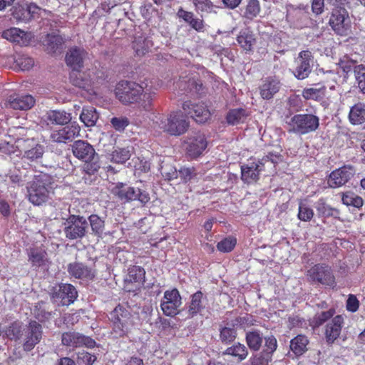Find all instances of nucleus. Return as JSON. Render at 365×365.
<instances>
[{"instance_id": "nucleus-11", "label": "nucleus", "mask_w": 365, "mask_h": 365, "mask_svg": "<svg viewBox=\"0 0 365 365\" xmlns=\"http://www.w3.org/2000/svg\"><path fill=\"white\" fill-rule=\"evenodd\" d=\"M43 330L41 325L36 322L31 321L23 329L24 343L23 349L25 351H30L37 345L41 340Z\"/></svg>"}, {"instance_id": "nucleus-12", "label": "nucleus", "mask_w": 365, "mask_h": 365, "mask_svg": "<svg viewBox=\"0 0 365 365\" xmlns=\"http://www.w3.org/2000/svg\"><path fill=\"white\" fill-rule=\"evenodd\" d=\"M182 304V297L178 289L173 288L164 292L160 307L165 315L174 317L178 313V308Z\"/></svg>"}, {"instance_id": "nucleus-38", "label": "nucleus", "mask_w": 365, "mask_h": 365, "mask_svg": "<svg viewBox=\"0 0 365 365\" xmlns=\"http://www.w3.org/2000/svg\"><path fill=\"white\" fill-rule=\"evenodd\" d=\"M84 161L82 165V170L85 174L88 175H96L101 168V164L99 155L96 153L94 155L88 158Z\"/></svg>"}, {"instance_id": "nucleus-63", "label": "nucleus", "mask_w": 365, "mask_h": 365, "mask_svg": "<svg viewBox=\"0 0 365 365\" xmlns=\"http://www.w3.org/2000/svg\"><path fill=\"white\" fill-rule=\"evenodd\" d=\"M113 127L118 131L123 130L125 127L129 124V121L127 118H117L114 117L110 120Z\"/></svg>"}, {"instance_id": "nucleus-41", "label": "nucleus", "mask_w": 365, "mask_h": 365, "mask_svg": "<svg viewBox=\"0 0 365 365\" xmlns=\"http://www.w3.org/2000/svg\"><path fill=\"white\" fill-rule=\"evenodd\" d=\"M247 115L246 110L244 108H234L230 110L227 113L226 120L228 124L235 125L243 123Z\"/></svg>"}, {"instance_id": "nucleus-55", "label": "nucleus", "mask_w": 365, "mask_h": 365, "mask_svg": "<svg viewBox=\"0 0 365 365\" xmlns=\"http://www.w3.org/2000/svg\"><path fill=\"white\" fill-rule=\"evenodd\" d=\"M5 333L10 339L17 340L22 336L23 329L21 325L19 322H15L7 327Z\"/></svg>"}, {"instance_id": "nucleus-24", "label": "nucleus", "mask_w": 365, "mask_h": 365, "mask_svg": "<svg viewBox=\"0 0 365 365\" xmlns=\"http://www.w3.org/2000/svg\"><path fill=\"white\" fill-rule=\"evenodd\" d=\"M86 54L83 48L72 47L66 55V64L73 71L81 70L83 67V59Z\"/></svg>"}, {"instance_id": "nucleus-31", "label": "nucleus", "mask_w": 365, "mask_h": 365, "mask_svg": "<svg viewBox=\"0 0 365 365\" xmlns=\"http://www.w3.org/2000/svg\"><path fill=\"white\" fill-rule=\"evenodd\" d=\"M327 86L322 83L313 84V87L303 89L302 95L305 100L319 101L326 96Z\"/></svg>"}, {"instance_id": "nucleus-56", "label": "nucleus", "mask_w": 365, "mask_h": 365, "mask_svg": "<svg viewBox=\"0 0 365 365\" xmlns=\"http://www.w3.org/2000/svg\"><path fill=\"white\" fill-rule=\"evenodd\" d=\"M354 73L359 88L363 93H365V66L362 64L355 66Z\"/></svg>"}, {"instance_id": "nucleus-45", "label": "nucleus", "mask_w": 365, "mask_h": 365, "mask_svg": "<svg viewBox=\"0 0 365 365\" xmlns=\"http://www.w3.org/2000/svg\"><path fill=\"white\" fill-rule=\"evenodd\" d=\"M48 119L52 123L66 125L71 120V114L66 111L51 110L48 113Z\"/></svg>"}, {"instance_id": "nucleus-21", "label": "nucleus", "mask_w": 365, "mask_h": 365, "mask_svg": "<svg viewBox=\"0 0 365 365\" xmlns=\"http://www.w3.org/2000/svg\"><path fill=\"white\" fill-rule=\"evenodd\" d=\"M207 146L206 138L202 134L190 137L187 141L186 153L191 158L195 159L201 155Z\"/></svg>"}, {"instance_id": "nucleus-54", "label": "nucleus", "mask_w": 365, "mask_h": 365, "mask_svg": "<svg viewBox=\"0 0 365 365\" xmlns=\"http://www.w3.org/2000/svg\"><path fill=\"white\" fill-rule=\"evenodd\" d=\"M176 86H178L181 91H191L192 88H195L196 90H200L202 88V84L197 83L193 78H188L187 80L185 78H180L176 83Z\"/></svg>"}, {"instance_id": "nucleus-25", "label": "nucleus", "mask_w": 365, "mask_h": 365, "mask_svg": "<svg viewBox=\"0 0 365 365\" xmlns=\"http://www.w3.org/2000/svg\"><path fill=\"white\" fill-rule=\"evenodd\" d=\"M350 169L342 167L333 170L328 178L327 183L331 187H339L346 184L352 177Z\"/></svg>"}, {"instance_id": "nucleus-50", "label": "nucleus", "mask_w": 365, "mask_h": 365, "mask_svg": "<svg viewBox=\"0 0 365 365\" xmlns=\"http://www.w3.org/2000/svg\"><path fill=\"white\" fill-rule=\"evenodd\" d=\"M46 41V47L48 53H55L63 43L62 37L58 35L48 34Z\"/></svg>"}, {"instance_id": "nucleus-15", "label": "nucleus", "mask_w": 365, "mask_h": 365, "mask_svg": "<svg viewBox=\"0 0 365 365\" xmlns=\"http://www.w3.org/2000/svg\"><path fill=\"white\" fill-rule=\"evenodd\" d=\"M41 9L36 4H18L13 6L11 16L17 22H29L39 14Z\"/></svg>"}, {"instance_id": "nucleus-23", "label": "nucleus", "mask_w": 365, "mask_h": 365, "mask_svg": "<svg viewBox=\"0 0 365 365\" xmlns=\"http://www.w3.org/2000/svg\"><path fill=\"white\" fill-rule=\"evenodd\" d=\"M206 296L205 294L198 290L190 295V302L187 303V315L189 318H193L198 314H201L205 309V300Z\"/></svg>"}, {"instance_id": "nucleus-33", "label": "nucleus", "mask_w": 365, "mask_h": 365, "mask_svg": "<svg viewBox=\"0 0 365 365\" xmlns=\"http://www.w3.org/2000/svg\"><path fill=\"white\" fill-rule=\"evenodd\" d=\"M145 271L144 268L140 266L133 265L128 268V272L125 283L128 285L130 283H136L138 286H141L145 282Z\"/></svg>"}, {"instance_id": "nucleus-3", "label": "nucleus", "mask_w": 365, "mask_h": 365, "mask_svg": "<svg viewBox=\"0 0 365 365\" xmlns=\"http://www.w3.org/2000/svg\"><path fill=\"white\" fill-rule=\"evenodd\" d=\"M53 184V178L45 173L41 172L34 175L30 186L28 187L29 200L34 205H41L48 200L49 189Z\"/></svg>"}, {"instance_id": "nucleus-4", "label": "nucleus", "mask_w": 365, "mask_h": 365, "mask_svg": "<svg viewBox=\"0 0 365 365\" xmlns=\"http://www.w3.org/2000/svg\"><path fill=\"white\" fill-rule=\"evenodd\" d=\"M288 133L299 135L315 132L319 127V118L312 113L295 114L287 122Z\"/></svg>"}, {"instance_id": "nucleus-60", "label": "nucleus", "mask_w": 365, "mask_h": 365, "mask_svg": "<svg viewBox=\"0 0 365 365\" xmlns=\"http://www.w3.org/2000/svg\"><path fill=\"white\" fill-rule=\"evenodd\" d=\"M178 176L180 178L183 182H187L191 180L195 175V169L193 167L191 168H181L178 171Z\"/></svg>"}, {"instance_id": "nucleus-39", "label": "nucleus", "mask_w": 365, "mask_h": 365, "mask_svg": "<svg viewBox=\"0 0 365 365\" xmlns=\"http://www.w3.org/2000/svg\"><path fill=\"white\" fill-rule=\"evenodd\" d=\"M223 354L232 356L236 358L238 361H242L247 356L248 351L244 344L237 342L227 348Z\"/></svg>"}, {"instance_id": "nucleus-48", "label": "nucleus", "mask_w": 365, "mask_h": 365, "mask_svg": "<svg viewBox=\"0 0 365 365\" xmlns=\"http://www.w3.org/2000/svg\"><path fill=\"white\" fill-rule=\"evenodd\" d=\"M130 151L128 148H116L110 154V160L113 163L123 164L130 159Z\"/></svg>"}, {"instance_id": "nucleus-58", "label": "nucleus", "mask_w": 365, "mask_h": 365, "mask_svg": "<svg viewBox=\"0 0 365 365\" xmlns=\"http://www.w3.org/2000/svg\"><path fill=\"white\" fill-rule=\"evenodd\" d=\"M272 357L263 351L250 358L251 365H268Z\"/></svg>"}, {"instance_id": "nucleus-53", "label": "nucleus", "mask_w": 365, "mask_h": 365, "mask_svg": "<svg viewBox=\"0 0 365 365\" xmlns=\"http://www.w3.org/2000/svg\"><path fill=\"white\" fill-rule=\"evenodd\" d=\"M43 153L44 147L41 144H36L31 149L26 150L23 157L31 161H34L42 158Z\"/></svg>"}, {"instance_id": "nucleus-27", "label": "nucleus", "mask_w": 365, "mask_h": 365, "mask_svg": "<svg viewBox=\"0 0 365 365\" xmlns=\"http://www.w3.org/2000/svg\"><path fill=\"white\" fill-rule=\"evenodd\" d=\"M28 259L33 267L39 268L50 264L46 250L41 247L30 248L28 251Z\"/></svg>"}, {"instance_id": "nucleus-51", "label": "nucleus", "mask_w": 365, "mask_h": 365, "mask_svg": "<svg viewBox=\"0 0 365 365\" xmlns=\"http://www.w3.org/2000/svg\"><path fill=\"white\" fill-rule=\"evenodd\" d=\"M314 210L307 204L300 201L299 203L297 217L303 222H309L314 217Z\"/></svg>"}, {"instance_id": "nucleus-13", "label": "nucleus", "mask_w": 365, "mask_h": 365, "mask_svg": "<svg viewBox=\"0 0 365 365\" xmlns=\"http://www.w3.org/2000/svg\"><path fill=\"white\" fill-rule=\"evenodd\" d=\"M182 110L197 123H203L210 119L211 113L204 103H192L186 101L182 105Z\"/></svg>"}, {"instance_id": "nucleus-46", "label": "nucleus", "mask_w": 365, "mask_h": 365, "mask_svg": "<svg viewBox=\"0 0 365 365\" xmlns=\"http://www.w3.org/2000/svg\"><path fill=\"white\" fill-rule=\"evenodd\" d=\"M220 339L222 344H230L233 342L237 338V333L234 326L231 327H221L219 329Z\"/></svg>"}, {"instance_id": "nucleus-44", "label": "nucleus", "mask_w": 365, "mask_h": 365, "mask_svg": "<svg viewBox=\"0 0 365 365\" xmlns=\"http://www.w3.org/2000/svg\"><path fill=\"white\" fill-rule=\"evenodd\" d=\"M335 312V309L334 308H331L327 311L317 313L312 319L310 324L314 328H318L331 319Z\"/></svg>"}, {"instance_id": "nucleus-18", "label": "nucleus", "mask_w": 365, "mask_h": 365, "mask_svg": "<svg viewBox=\"0 0 365 365\" xmlns=\"http://www.w3.org/2000/svg\"><path fill=\"white\" fill-rule=\"evenodd\" d=\"M67 271L72 277L83 280H93L96 276V271L83 262H74L68 264Z\"/></svg>"}, {"instance_id": "nucleus-2", "label": "nucleus", "mask_w": 365, "mask_h": 365, "mask_svg": "<svg viewBox=\"0 0 365 365\" xmlns=\"http://www.w3.org/2000/svg\"><path fill=\"white\" fill-rule=\"evenodd\" d=\"M155 123L159 130L174 136L185 133L190 127L187 115L180 110L172 111L167 116L160 118Z\"/></svg>"}, {"instance_id": "nucleus-10", "label": "nucleus", "mask_w": 365, "mask_h": 365, "mask_svg": "<svg viewBox=\"0 0 365 365\" xmlns=\"http://www.w3.org/2000/svg\"><path fill=\"white\" fill-rule=\"evenodd\" d=\"M61 344L63 346L71 349L81 347L91 349L96 345L93 339L75 331L63 332L61 335Z\"/></svg>"}, {"instance_id": "nucleus-36", "label": "nucleus", "mask_w": 365, "mask_h": 365, "mask_svg": "<svg viewBox=\"0 0 365 365\" xmlns=\"http://www.w3.org/2000/svg\"><path fill=\"white\" fill-rule=\"evenodd\" d=\"M246 343L248 347L255 351H259L263 342L262 334L259 330L250 331L246 333Z\"/></svg>"}, {"instance_id": "nucleus-20", "label": "nucleus", "mask_w": 365, "mask_h": 365, "mask_svg": "<svg viewBox=\"0 0 365 365\" xmlns=\"http://www.w3.org/2000/svg\"><path fill=\"white\" fill-rule=\"evenodd\" d=\"M299 63L296 67L294 74L298 79L303 80L307 78L312 71L313 56L310 51H302L299 53Z\"/></svg>"}, {"instance_id": "nucleus-37", "label": "nucleus", "mask_w": 365, "mask_h": 365, "mask_svg": "<svg viewBox=\"0 0 365 365\" xmlns=\"http://www.w3.org/2000/svg\"><path fill=\"white\" fill-rule=\"evenodd\" d=\"M349 118L353 125L362 124L365 121V106L360 103L353 106L350 109Z\"/></svg>"}, {"instance_id": "nucleus-57", "label": "nucleus", "mask_w": 365, "mask_h": 365, "mask_svg": "<svg viewBox=\"0 0 365 365\" xmlns=\"http://www.w3.org/2000/svg\"><path fill=\"white\" fill-rule=\"evenodd\" d=\"M72 84L76 87L86 88L89 85L88 80L82 78V73L78 71H73L70 75Z\"/></svg>"}, {"instance_id": "nucleus-32", "label": "nucleus", "mask_w": 365, "mask_h": 365, "mask_svg": "<svg viewBox=\"0 0 365 365\" xmlns=\"http://www.w3.org/2000/svg\"><path fill=\"white\" fill-rule=\"evenodd\" d=\"M279 82L267 78L263 81L259 86V93L263 99L269 100L273 98L274 95L279 91Z\"/></svg>"}, {"instance_id": "nucleus-9", "label": "nucleus", "mask_w": 365, "mask_h": 365, "mask_svg": "<svg viewBox=\"0 0 365 365\" xmlns=\"http://www.w3.org/2000/svg\"><path fill=\"white\" fill-rule=\"evenodd\" d=\"M50 297L61 306H69L77 299L78 292L73 284L61 283L52 287Z\"/></svg>"}, {"instance_id": "nucleus-5", "label": "nucleus", "mask_w": 365, "mask_h": 365, "mask_svg": "<svg viewBox=\"0 0 365 365\" xmlns=\"http://www.w3.org/2000/svg\"><path fill=\"white\" fill-rule=\"evenodd\" d=\"M111 193L123 203L138 200L141 204L145 205L150 200V195L147 191L120 182L112 187Z\"/></svg>"}, {"instance_id": "nucleus-28", "label": "nucleus", "mask_w": 365, "mask_h": 365, "mask_svg": "<svg viewBox=\"0 0 365 365\" xmlns=\"http://www.w3.org/2000/svg\"><path fill=\"white\" fill-rule=\"evenodd\" d=\"M35 99L31 95L10 96L8 99V106L15 110H27L35 105Z\"/></svg>"}, {"instance_id": "nucleus-22", "label": "nucleus", "mask_w": 365, "mask_h": 365, "mask_svg": "<svg viewBox=\"0 0 365 365\" xmlns=\"http://www.w3.org/2000/svg\"><path fill=\"white\" fill-rule=\"evenodd\" d=\"M236 41L240 47L246 53L253 51L257 38L252 29L247 26L242 29L237 35Z\"/></svg>"}, {"instance_id": "nucleus-34", "label": "nucleus", "mask_w": 365, "mask_h": 365, "mask_svg": "<svg viewBox=\"0 0 365 365\" xmlns=\"http://www.w3.org/2000/svg\"><path fill=\"white\" fill-rule=\"evenodd\" d=\"M243 19L252 21L261 12V5L259 0H248L246 5L242 9Z\"/></svg>"}, {"instance_id": "nucleus-64", "label": "nucleus", "mask_w": 365, "mask_h": 365, "mask_svg": "<svg viewBox=\"0 0 365 365\" xmlns=\"http://www.w3.org/2000/svg\"><path fill=\"white\" fill-rule=\"evenodd\" d=\"M359 302L356 296L350 294L346 300V309L351 312H355L359 309Z\"/></svg>"}, {"instance_id": "nucleus-52", "label": "nucleus", "mask_w": 365, "mask_h": 365, "mask_svg": "<svg viewBox=\"0 0 365 365\" xmlns=\"http://www.w3.org/2000/svg\"><path fill=\"white\" fill-rule=\"evenodd\" d=\"M237 244V240L234 237H227L217 244V249L221 252H230L234 250Z\"/></svg>"}, {"instance_id": "nucleus-42", "label": "nucleus", "mask_w": 365, "mask_h": 365, "mask_svg": "<svg viewBox=\"0 0 365 365\" xmlns=\"http://www.w3.org/2000/svg\"><path fill=\"white\" fill-rule=\"evenodd\" d=\"M195 11L202 16L204 14L216 13L215 6L211 0H191Z\"/></svg>"}, {"instance_id": "nucleus-47", "label": "nucleus", "mask_w": 365, "mask_h": 365, "mask_svg": "<svg viewBox=\"0 0 365 365\" xmlns=\"http://www.w3.org/2000/svg\"><path fill=\"white\" fill-rule=\"evenodd\" d=\"M34 314L35 317L40 322L48 320L51 317V312L48 311L47 304L43 301L36 303Z\"/></svg>"}, {"instance_id": "nucleus-17", "label": "nucleus", "mask_w": 365, "mask_h": 365, "mask_svg": "<svg viewBox=\"0 0 365 365\" xmlns=\"http://www.w3.org/2000/svg\"><path fill=\"white\" fill-rule=\"evenodd\" d=\"M348 17L346 10L341 6H336L333 9L329 19V25L336 34L344 36L346 35V27L345 20Z\"/></svg>"}, {"instance_id": "nucleus-29", "label": "nucleus", "mask_w": 365, "mask_h": 365, "mask_svg": "<svg viewBox=\"0 0 365 365\" xmlns=\"http://www.w3.org/2000/svg\"><path fill=\"white\" fill-rule=\"evenodd\" d=\"M2 37L20 46H27L31 40L30 34L18 28H10L3 31Z\"/></svg>"}, {"instance_id": "nucleus-30", "label": "nucleus", "mask_w": 365, "mask_h": 365, "mask_svg": "<svg viewBox=\"0 0 365 365\" xmlns=\"http://www.w3.org/2000/svg\"><path fill=\"white\" fill-rule=\"evenodd\" d=\"M309 340L304 334H298L291 339L289 348L296 357L302 356L308 351Z\"/></svg>"}, {"instance_id": "nucleus-62", "label": "nucleus", "mask_w": 365, "mask_h": 365, "mask_svg": "<svg viewBox=\"0 0 365 365\" xmlns=\"http://www.w3.org/2000/svg\"><path fill=\"white\" fill-rule=\"evenodd\" d=\"M96 359L97 358L94 354H91L87 351H82L78 354V360L85 365H93Z\"/></svg>"}, {"instance_id": "nucleus-49", "label": "nucleus", "mask_w": 365, "mask_h": 365, "mask_svg": "<svg viewBox=\"0 0 365 365\" xmlns=\"http://www.w3.org/2000/svg\"><path fill=\"white\" fill-rule=\"evenodd\" d=\"M93 233L96 236H101L105 227V221L98 215L93 214L88 217Z\"/></svg>"}, {"instance_id": "nucleus-14", "label": "nucleus", "mask_w": 365, "mask_h": 365, "mask_svg": "<svg viewBox=\"0 0 365 365\" xmlns=\"http://www.w3.org/2000/svg\"><path fill=\"white\" fill-rule=\"evenodd\" d=\"M80 131L81 128L78 124L71 123L61 129L53 130L50 138L55 143H67L79 136Z\"/></svg>"}, {"instance_id": "nucleus-26", "label": "nucleus", "mask_w": 365, "mask_h": 365, "mask_svg": "<svg viewBox=\"0 0 365 365\" xmlns=\"http://www.w3.org/2000/svg\"><path fill=\"white\" fill-rule=\"evenodd\" d=\"M73 155L81 160L91 158L96 152L89 143L83 140H76L72 145Z\"/></svg>"}, {"instance_id": "nucleus-40", "label": "nucleus", "mask_w": 365, "mask_h": 365, "mask_svg": "<svg viewBox=\"0 0 365 365\" xmlns=\"http://www.w3.org/2000/svg\"><path fill=\"white\" fill-rule=\"evenodd\" d=\"M80 119L86 126H93L98 119V113L92 106L84 107L80 115Z\"/></svg>"}, {"instance_id": "nucleus-19", "label": "nucleus", "mask_w": 365, "mask_h": 365, "mask_svg": "<svg viewBox=\"0 0 365 365\" xmlns=\"http://www.w3.org/2000/svg\"><path fill=\"white\" fill-rule=\"evenodd\" d=\"M344 323V317L336 315L326 324L324 336L328 344H332L339 337Z\"/></svg>"}, {"instance_id": "nucleus-16", "label": "nucleus", "mask_w": 365, "mask_h": 365, "mask_svg": "<svg viewBox=\"0 0 365 365\" xmlns=\"http://www.w3.org/2000/svg\"><path fill=\"white\" fill-rule=\"evenodd\" d=\"M262 170V163L259 160L244 164L241 165V180L246 184L256 182L259 180Z\"/></svg>"}, {"instance_id": "nucleus-61", "label": "nucleus", "mask_w": 365, "mask_h": 365, "mask_svg": "<svg viewBox=\"0 0 365 365\" xmlns=\"http://www.w3.org/2000/svg\"><path fill=\"white\" fill-rule=\"evenodd\" d=\"M16 63L22 71H29L34 65V61L32 58L27 56H21L16 60Z\"/></svg>"}, {"instance_id": "nucleus-1", "label": "nucleus", "mask_w": 365, "mask_h": 365, "mask_svg": "<svg viewBox=\"0 0 365 365\" xmlns=\"http://www.w3.org/2000/svg\"><path fill=\"white\" fill-rule=\"evenodd\" d=\"M116 98L123 105L135 104L140 110L150 112L153 109L155 92L145 89L134 81L123 80L115 88Z\"/></svg>"}, {"instance_id": "nucleus-59", "label": "nucleus", "mask_w": 365, "mask_h": 365, "mask_svg": "<svg viewBox=\"0 0 365 365\" xmlns=\"http://www.w3.org/2000/svg\"><path fill=\"white\" fill-rule=\"evenodd\" d=\"M277 341L274 335H269L264 337V346L262 350L264 352H266L272 357V355L277 350Z\"/></svg>"}, {"instance_id": "nucleus-6", "label": "nucleus", "mask_w": 365, "mask_h": 365, "mask_svg": "<svg viewBox=\"0 0 365 365\" xmlns=\"http://www.w3.org/2000/svg\"><path fill=\"white\" fill-rule=\"evenodd\" d=\"M307 279L311 284H320L334 288L336 283L331 267L325 263H317L306 272Z\"/></svg>"}, {"instance_id": "nucleus-8", "label": "nucleus", "mask_w": 365, "mask_h": 365, "mask_svg": "<svg viewBox=\"0 0 365 365\" xmlns=\"http://www.w3.org/2000/svg\"><path fill=\"white\" fill-rule=\"evenodd\" d=\"M88 228V222L83 216L71 215L65 222L63 229L67 239L74 240L85 237Z\"/></svg>"}, {"instance_id": "nucleus-35", "label": "nucleus", "mask_w": 365, "mask_h": 365, "mask_svg": "<svg viewBox=\"0 0 365 365\" xmlns=\"http://www.w3.org/2000/svg\"><path fill=\"white\" fill-rule=\"evenodd\" d=\"M316 210L319 217L339 218V210L336 208L332 207L326 203L324 198H320L316 205Z\"/></svg>"}, {"instance_id": "nucleus-7", "label": "nucleus", "mask_w": 365, "mask_h": 365, "mask_svg": "<svg viewBox=\"0 0 365 365\" xmlns=\"http://www.w3.org/2000/svg\"><path fill=\"white\" fill-rule=\"evenodd\" d=\"M111 322L113 323V331L119 337L127 336L130 327L133 326L131 313L121 304H118L110 312Z\"/></svg>"}, {"instance_id": "nucleus-43", "label": "nucleus", "mask_w": 365, "mask_h": 365, "mask_svg": "<svg viewBox=\"0 0 365 365\" xmlns=\"http://www.w3.org/2000/svg\"><path fill=\"white\" fill-rule=\"evenodd\" d=\"M153 46V42L148 38L140 36L133 42V48L136 55L143 56L147 53Z\"/></svg>"}]
</instances>
